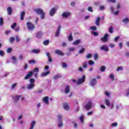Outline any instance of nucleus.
<instances>
[{"mask_svg":"<svg viewBox=\"0 0 129 129\" xmlns=\"http://www.w3.org/2000/svg\"><path fill=\"white\" fill-rule=\"evenodd\" d=\"M107 3H112L113 4H114L115 3L116 0H107Z\"/></svg>","mask_w":129,"mask_h":129,"instance_id":"obj_56","label":"nucleus"},{"mask_svg":"<svg viewBox=\"0 0 129 129\" xmlns=\"http://www.w3.org/2000/svg\"><path fill=\"white\" fill-rule=\"evenodd\" d=\"M92 106V102H89L85 106H84V108L86 109V110H89L91 108V106Z\"/></svg>","mask_w":129,"mask_h":129,"instance_id":"obj_7","label":"nucleus"},{"mask_svg":"<svg viewBox=\"0 0 129 129\" xmlns=\"http://www.w3.org/2000/svg\"><path fill=\"white\" fill-rule=\"evenodd\" d=\"M0 55L2 57H4L5 56V51L3 50L0 51Z\"/></svg>","mask_w":129,"mask_h":129,"instance_id":"obj_50","label":"nucleus"},{"mask_svg":"<svg viewBox=\"0 0 129 129\" xmlns=\"http://www.w3.org/2000/svg\"><path fill=\"white\" fill-rule=\"evenodd\" d=\"M49 43H50V41L49 40H47L43 41V44H44L45 46H47V45H49Z\"/></svg>","mask_w":129,"mask_h":129,"instance_id":"obj_37","label":"nucleus"},{"mask_svg":"<svg viewBox=\"0 0 129 129\" xmlns=\"http://www.w3.org/2000/svg\"><path fill=\"white\" fill-rule=\"evenodd\" d=\"M36 12L37 15H40V19H41V20H43V19L45 18V13H44L43 10L39 8L36 9Z\"/></svg>","mask_w":129,"mask_h":129,"instance_id":"obj_2","label":"nucleus"},{"mask_svg":"<svg viewBox=\"0 0 129 129\" xmlns=\"http://www.w3.org/2000/svg\"><path fill=\"white\" fill-rule=\"evenodd\" d=\"M109 36V34H106L104 35L103 37L101 38L102 42H106L108 41L107 38Z\"/></svg>","mask_w":129,"mask_h":129,"instance_id":"obj_9","label":"nucleus"},{"mask_svg":"<svg viewBox=\"0 0 129 129\" xmlns=\"http://www.w3.org/2000/svg\"><path fill=\"white\" fill-rule=\"evenodd\" d=\"M90 29L92 30V31H96V30H97V28H96V26L90 27Z\"/></svg>","mask_w":129,"mask_h":129,"instance_id":"obj_49","label":"nucleus"},{"mask_svg":"<svg viewBox=\"0 0 129 129\" xmlns=\"http://www.w3.org/2000/svg\"><path fill=\"white\" fill-rule=\"evenodd\" d=\"M94 60H96L98 59V54L95 53L93 55Z\"/></svg>","mask_w":129,"mask_h":129,"instance_id":"obj_38","label":"nucleus"},{"mask_svg":"<svg viewBox=\"0 0 129 129\" xmlns=\"http://www.w3.org/2000/svg\"><path fill=\"white\" fill-rule=\"evenodd\" d=\"M50 71H47L46 72L42 73L40 75V76H41V77H45V76H47V75L50 74Z\"/></svg>","mask_w":129,"mask_h":129,"instance_id":"obj_21","label":"nucleus"},{"mask_svg":"<svg viewBox=\"0 0 129 129\" xmlns=\"http://www.w3.org/2000/svg\"><path fill=\"white\" fill-rule=\"evenodd\" d=\"M105 7H104L103 6H100V11H103V10H105Z\"/></svg>","mask_w":129,"mask_h":129,"instance_id":"obj_59","label":"nucleus"},{"mask_svg":"<svg viewBox=\"0 0 129 129\" xmlns=\"http://www.w3.org/2000/svg\"><path fill=\"white\" fill-rule=\"evenodd\" d=\"M61 77H62L61 75L57 74L53 77V79H54V80H57V79H59V78H61Z\"/></svg>","mask_w":129,"mask_h":129,"instance_id":"obj_30","label":"nucleus"},{"mask_svg":"<svg viewBox=\"0 0 129 129\" xmlns=\"http://www.w3.org/2000/svg\"><path fill=\"white\" fill-rule=\"evenodd\" d=\"M122 46H123L122 42H119V47L120 49H122Z\"/></svg>","mask_w":129,"mask_h":129,"instance_id":"obj_61","label":"nucleus"},{"mask_svg":"<svg viewBox=\"0 0 129 129\" xmlns=\"http://www.w3.org/2000/svg\"><path fill=\"white\" fill-rule=\"evenodd\" d=\"M43 37V32L42 31H38L36 34V37L38 39H41Z\"/></svg>","mask_w":129,"mask_h":129,"instance_id":"obj_13","label":"nucleus"},{"mask_svg":"<svg viewBox=\"0 0 129 129\" xmlns=\"http://www.w3.org/2000/svg\"><path fill=\"white\" fill-rule=\"evenodd\" d=\"M30 83L27 86V88L29 90H31L32 89H34L35 88V79H30Z\"/></svg>","mask_w":129,"mask_h":129,"instance_id":"obj_1","label":"nucleus"},{"mask_svg":"<svg viewBox=\"0 0 129 129\" xmlns=\"http://www.w3.org/2000/svg\"><path fill=\"white\" fill-rule=\"evenodd\" d=\"M43 102L45 103V104H49V97L46 96L43 98Z\"/></svg>","mask_w":129,"mask_h":129,"instance_id":"obj_18","label":"nucleus"},{"mask_svg":"<svg viewBox=\"0 0 129 129\" xmlns=\"http://www.w3.org/2000/svg\"><path fill=\"white\" fill-rule=\"evenodd\" d=\"M13 50V48L10 47L7 49V53H11L12 51Z\"/></svg>","mask_w":129,"mask_h":129,"instance_id":"obj_53","label":"nucleus"},{"mask_svg":"<svg viewBox=\"0 0 129 129\" xmlns=\"http://www.w3.org/2000/svg\"><path fill=\"white\" fill-rule=\"evenodd\" d=\"M108 31L110 34H112V33H113V27H112V26H110Z\"/></svg>","mask_w":129,"mask_h":129,"instance_id":"obj_31","label":"nucleus"},{"mask_svg":"<svg viewBox=\"0 0 129 129\" xmlns=\"http://www.w3.org/2000/svg\"><path fill=\"white\" fill-rule=\"evenodd\" d=\"M17 83H14L13 85H12V87H11L12 89H14V88H15L16 86H17Z\"/></svg>","mask_w":129,"mask_h":129,"instance_id":"obj_58","label":"nucleus"},{"mask_svg":"<svg viewBox=\"0 0 129 129\" xmlns=\"http://www.w3.org/2000/svg\"><path fill=\"white\" fill-rule=\"evenodd\" d=\"M122 70H123L122 67H119L116 69L117 72H118V71H121Z\"/></svg>","mask_w":129,"mask_h":129,"instance_id":"obj_41","label":"nucleus"},{"mask_svg":"<svg viewBox=\"0 0 129 129\" xmlns=\"http://www.w3.org/2000/svg\"><path fill=\"white\" fill-rule=\"evenodd\" d=\"M89 65H90L91 66H92V65H94L95 62L93 60H89Z\"/></svg>","mask_w":129,"mask_h":129,"instance_id":"obj_42","label":"nucleus"},{"mask_svg":"<svg viewBox=\"0 0 129 129\" xmlns=\"http://www.w3.org/2000/svg\"><path fill=\"white\" fill-rule=\"evenodd\" d=\"M19 60H24V56H23V55H22V54H20L19 56Z\"/></svg>","mask_w":129,"mask_h":129,"instance_id":"obj_54","label":"nucleus"},{"mask_svg":"<svg viewBox=\"0 0 129 129\" xmlns=\"http://www.w3.org/2000/svg\"><path fill=\"white\" fill-rule=\"evenodd\" d=\"M68 40L70 42L73 41V36H72V33H70V35L68 36Z\"/></svg>","mask_w":129,"mask_h":129,"instance_id":"obj_32","label":"nucleus"},{"mask_svg":"<svg viewBox=\"0 0 129 129\" xmlns=\"http://www.w3.org/2000/svg\"><path fill=\"white\" fill-rule=\"evenodd\" d=\"M26 25L28 29H29L30 31H34L35 29V26H34V24L31 22H27Z\"/></svg>","mask_w":129,"mask_h":129,"instance_id":"obj_5","label":"nucleus"},{"mask_svg":"<svg viewBox=\"0 0 129 129\" xmlns=\"http://www.w3.org/2000/svg\"><path fill=\"white\" fill-rule=\"evenodd\" d=\"M70 12H63L61 16L62 18H64L65 19H67L68 17L70 16Z\"/></svg>","mask_w":129,"mask_h":129,"instance_id":"obj_14","label":"nucleus"},{"mask_svg":"<svg viewBox=\"0 0 129 129\" xmlns=\"http://www.w3.org/2000/svg\"><path fill=\"white\" fill-rule=\"evenodd\" d=\"M7 12H8V14L9 16H11V15H12V13H13V9H12V7H8L7 8Z\"/></svg>","mask_w":129,"mask_h":129,"instance_id":"obj_23","label":"nucleus"},{"mask_svg":"<svg viewBox=\"0 0 129 129\" xmlns=\"http://www.w3.org/2000/svg\"><path fill=\"white\" fill-rule=\"evenodd\" d=\"M55 54L56 55H59V56H63L64 55V52L62 51L61 50H60L59 49H56L54 51Z\"/></svg>","mask_w":129,"mask_h":129,"instance_id":"obj_11","label":"nucleus"},{"mask_svg":"<svg viewBox=\"0 0 129 129\" xmlns=\"http://www.w3.org/2000/svg\"><path fill=\"white\" fill-rule=\"evenodd\" d=\"M112 126H117V123L116 122H114L111 124Z\"/></svg>","mask_w":129,"mask_h":129,"instance_id":"obj_63","label":"nucleus"},{"mask_svg":"<svg viewBox=\"0 0 129 129\" xmlns=\"http://www.w3.org/2000/svg\"><path fill=\"white\" fill-rule=\"evenodd\" d=\"M99 23H100V18L98 17L96 20L95 24H96L97 26H99Z\"/></svg>","mask_w":129,"mask_h":129,"instance_id":"obj_27","label":"nucleus"},{"mask_svg":"<svg viewBox=\"0 0 129 129\" xmlns=\"http://www.w3.org/2000/svg\"><path fill=\"white\" fill-rule=\"evenodd\" d=\"M68 51H69V52H73V51H75V48L74 47L69 48H68Z\"/></svg>","mask_w":129,"mask_h":129,"instance_id":"obj_44","label":"nucleus"},{"mask_svg":"<svg viewBox=\"0 0 129 129\" xmlns=\"http://www.w3.org/2000/svg\"><path fill=\"white\" fill-rule=\"evenodd\" d=\"M86 58L87 59H90V58H92V54H91V53L88 54L86 56Z\"/></svg>","mask_w":129,"mask_h":129,"instance_id":"obj_40","label":"nucleus"},{"mask_svg":"<svg viewBox=\"0 0 129 129\" xmlns=\"http://www.w3.org/2000/svg\"><path fill=\"white\" fill-rule=\"evenodd\" d=\"M16 27H17V23H14L13 25H11L12 29H15Z\"/></svg>","mask_w":129,"mask_h":129,"instance_id":"obj_48","label":"nucleus"},{"mask_svg":"<svg viewBox=\"0 0 129 129\" xmlns=\"http://www.w3.org/2000/svg\"><path fill=\"white\" fill-rule=\"evenodd\" d=\"M62 66L63 68H66V67H67V64L65 62H63Z\"/></svg>","mask_w":129,"mask_h":129,"instance_id":"obj_60","label":"nucleus"},{"mask_svg":"<svg viewBox=\"0 0 129 129\" xmlns=\"http://www.w3.org/2000/svg\"><path fill=\"white\" fill-rule=\"evenodd\" d=\"M84 52H85V48H82L78 51V53L79 54H82V53H84Z\"/></svg>","mask_w":129,"mask_h":129,"instance_id":"obj_34","label":"nucleus"},{"mask_svg":"<svg viewBox=\"0 0 129 129\" xmlns=\"http://www.w3.org/2000/svg\"><path fill=\"white\" fill-rule=\"evenodd\" d=\"M80 120L83 124L84 123V115L82 114L80 117H79Z\"/></svg>","mask_w":129,"mask_h":129,"instance_id":"obj_22","label":"nucleus"},{"mask_svg":"<svg viewBox=\"0 0 129 129\" xmlns=\"http://www.w3.org/2000/svg\"><path fill=\"white\" fill-rule=\"evenodd\" d=\"M109 47H110V48H114V47H115V44H114L113 43H110L109 45Z\"/></svg>","mask_w":129,"mask_h":129,"instance_id":"obj_57","label":"nucleus"},{"mask_svg":"<svg viewBox=\"0 0 129 129\" xmlns=\"http://www.w3.org/2000/svg\"><path fill=\"white\" fill-rule=\"evenodd\" d=\"M70 92V87L69 86H67L64 89V93L66 94H68Z\"/></svg>","mask_w":129,"mask_h":129,"instance_id":"obj_19","label":"nucleus"},{"mask_svg":"<svg viewBox=\"0 0 129 129\" xmlns=\"http://www.w3.org/2000/svg\"><path fill=\"white\" fill-rule=\"evenodd\" d=\"M109 77L111 78L112 81H114V75L113 74H111Z\"/></svg>","mask_w":129,"mask_h":129,"instance_id":"obj_39","label":"nucleus"},{"mask_svg":"<svg viewBox=\"0 0 129 129\" xmlns=\"http://www.w3.org/2000/svg\"><path fill=\"white\" fill-rule=\"evenodd\" d=\"M57 8H53L52 9H51L49 12V15L51 17H53L54 15H55V13H56V11H57Z\"/></svg>","mask_w":129,"mask_h":129,"instance_id":"obj_8","label":"nucleus"},{"mask_svg":"<svg viewBox=\"0 0 129 129\" xmlns=\"http://www.w3.org/2000/svg\"><path fill=\"white\" fill-rule=\"evenodd\" d=\"M70 106L69 105H68V103H64L63 104V108L64 109V110H69V108H70Z\"/></svg>","mask_w":129,"mask_h":129,"instance_id":"obj_16","label":"nucleus"},{"mask_svg":"<svg viewBox=\"0 0 129 129\" xmlns=\"http://www.w3.org/2000/svg\"><path fill=\"white\" fill-rule=\"evenodd\" d=\"M97 80H96V79H92L90 82V84L91 86H92V87H94V86H95V85L97 84Z\"/></svg>","mask_w":129,"mask_h":129,"instance_id":"obj_6","label":"nucleus"},{"mask_svg":"<svg viewBox=\"0 0 129 129\" xmlns=\"http://www.w3.org/2000/svg\"><path fill=\"white\" fill-rule=\"evenodd\" d=\"M61 31V25H59L57 28V30H56L55 36V37H59V35H60V32Z\"/></svg>","mask_w":129,"mask_h":129,"instance_id":"obj_12","label":"nucleus"},{"mask_svg":"<svg viewBox=\"0 0 129 129\" xmlns=\"http://www.w3.org/2000/svg\"><path fill=\"white\" fill-rule=\"evenodd\" d=\"M119 38H120L119 36H117V37H115L114 39V42H117V40H119Z\"/></svg>","mask_w":129,"mask_h":129,"instance_id":"obj_64","label":"nucleus"},{"mask_svg":"<svg viewBox=\"0 0 129 129\" xmlns=\"http://www.w3.org/2000/svg\"><path fill=\"white\" fill-rule=\"evenodd\" d=\"M16 42L18 43V42H20L21 41V38L19 37V36L17 35L16 36Z\"/></svg>","mask_w":129,"mask_h":129,"instance_id":"obj_51","label":"nucleus"},{"mask_svg":"<svg viewBox=\"0 0 129 129\" xmlns=\"http://www.w3.org/2000/svg\"><path fill=\"white\" fill-rule=\"evenodd\" d=\"M88 62H87V61H86L84 63V64L83 65V68H85L86 69V68H87V63Z\"/></svg>","mask_w":129,"mask_h":129,"instance_id":"obj_47","label":"nucleus"},{"mask_svg":"<svg viewBox=\"0 0 129 129\" xmlns=\"http://www.w3.org/2000/svg\"><path fill=\"white\" fill-rule=\"evenodd\" d=\"M35 124H36V121L33 120L30 123L31 127L29 129H33L35 127Z\"/></svg>","mask_w":129,"mask_h":129,"instance_id":"obj_26","label":"nucleus"},{"mask_svg":"<svg viewBox=\"0 0 129 129\" xmlns=\"http://www.w3.org/2000/svg\"><path fill=\"white\" fill-rule=\"evenodd\" d=\"M85 75L83 76L81 78H79L77 82V85H80L81 84L84 83V82H85Z\"/></svg>","mask_w":129,"mask_h":129,"instance_id":"obj_4","label":"nucleus"},{"mask_svg":"<svg viewBox=\"0 0 129 129\" xmlns=\"http://www.w3.org/2000/svg\"><path fill=\"white\" fill-rule=\"evenodd\" d=\"M122 23L126 25V24H128L129 19L128 18H125L123 20H122Z\"/></svg>","mask_w":129,"mask_h":129,"instance_id":"obj_28","label":"nucleus"},{"mask_svg":"<svg viewBox=\"0 0 129 129\" xmlns=\"http://www.w3.org/2000/svg\"><path fill=\"white\" fill-rule=\"evenodd\" d=\"M32 75H33V72L30 71L28 73V74L26 75L24 78L25 80H27V79H29V78H31L32 77Z\"/></svg>","mask_w":129,"mask_h":129,"instance_id":"obj_15","label":"nucleus"},{"mask_svg":"<svg viewBox=\"0 0 129 129\" xmlns=\"http://www.w3.org/2000/svg\"><path fill=\"white\" fill-rule=\"evenodd\" d=\"M106 69V67L104 66H102L101 67L100 71H101V72H104Z\"/></svg>","mask_w":129,"mask_h":129,"instance_id":"obj_33","label":"nucleus"},{"mask_svg":"<svg viewBox=\"0 0 129 129\" xmlns=\"http://www.w3.org/2000/svg\"><path fill=\"white\" fill-rule=\"evenodd\" d=\"M15 39L16 38L15 37H11L10 39V42H11V43H13V42H14V41H15Z\"/></svg>","mask_w":129,"mask_h":129,"instance_id":"obj_55","label":"nucleus"},{"mask_svg":"<svg viewBox=\"0 0 129 129\" xmlns=\"http://www.w3.org/2000/svg\"><path fill=\"white\" fill-rule=\"evenodd\" d=\"M94 36H95V37L98 36V32H92Z\"/></svg>","mask_w":129,"mask_h":129,"instance_id":"obj_62","label":"nucleus"},{"mask_svg":"<svg viewBox=\"0 0 129 129\" xmlns=\"http://www.w3.org/2000/svg\"><path fill=\"white\" fill-rule=\"evenodd\" d=\"M39 68H34L33 71H32V72H33V74H34V73L39 72Z\"/></svg>","mask_w":129,"mask_h":129,"instance_id":"obj_36","label":"nucleus"},{"mask_svg":"<svg viewBox=\"0 0 129 129\" xmlns=\"http://www.w3.org/2000/svg\"><path fill=\"white\" fill-rule=\"evenodd\" d=\"M100 49L102 51H105V52H108V51H109L108 47L106 45H102L100 47Z\"/></svg>","mask_w":129,"mask_h":129,"instance_id":"obj_10","label":"nucleus"},{"mask_svg":"<svg viewBox=\"0 0 129 129\" xmlns=\"http://www.w3.org/2000/svg\"><path fill=\"white\" fill-rule=\"evenodd\" d=\"M88 12H90V13H92L93 12V10L92 9V8L91 7H89L88 8Z\"/></svg>","mask_w":129,"mask_h":129,"instance_id":"obj_52","label":"nucleus"},{"mask_svg":"<svg viewBox=\"0 0 129 129\" xmlns=\"http://www.w3.org/2000/svg\"><path fill=\"white\" fill-rule=\"evenodd\" d=\"M21 95H20V96H15L13 98L14 102H15V103H17V102H18V101H19V100L20 99V98H21Z\"/></svg>","mask_w":129,"mask_h":129,"instance_id":"obj_17","label":"nucleus"},{"mask_svg":"<svg viewBox=\"0 0 129 129\" xmlns=\"http://www.w3.org/2000/svg\"><path fill=\"white\" fill-rule=\"evenodd\" d=\"M4 25V19L3 18H0V26H3Z\"/></svg>","mask_w":129,"mask_h":129,"instance_id":"obj_45","label":"nucleus"},{"mask_svg":"<svg viewBox=\"0 0 129 129\" xmlns=\"http://www.w3.org/2000/svg\"><path fill=\"white\" fill-rule=\"evenodd\" d=\"M81 43V40L80 39H78L73 42V45H79Z\"/></svg>","mask_w":129,"mask_h":129,"instance_id":"obj_20","label":"nucleus"},{"mask_svg":"<svg viewBox=\"0 0 129 129\" xmlns=\"http://www.w3.org/2000/svg\"><path fill=\"white\" fill-rule=\"evenodd\" d=\"M105 103L106 104V105H107V106H110V101H109V99H105Z\"/></svg>","mask_w":129,"mask_h":129,"instance_id":"obj_25","label":"nucleus"},{"mask_svg":"<svg viewBox=\"0 0 129 129\" xmlns=\"http://www.w3.org/2000/svg\"><path fill=\"white\" fill-rule=\"evenodd\" d=\"M29 64H32L33 63V64H36V60L34 59H31L29 61Z\"/></svg>","mask_w":129,"mask_h":129,"instance_id":"obj_43","label":"nucleus"},{"mask_svg":"<svg viewBox=\"0 0 129 129\" xmlns=\"http://www.w3.org/2000/svg\"><path fill=\"white\" fill-rule=\"evenodd\" d=\"M25 15H26V12L25 11L21 12L20 14V20H21V21H24V17L25 16Z\"/></svg>","mask_w":129,"mask_h":129,"instance_id":"obj_24","label":"nucleus"},{"mask_svg":"<svg viewBox=\"0 0 129 129\" xmlns=\"http://www.w3.org/2000/svg\"><path fill=\"white\" fill-rule=\"evenodd\" d=\"M105 95H106V96L107 97H109L110 96V94L109 92H108V91H106L105 92Z\"/></svg>","mask_w":129,"mask_h":129,"instance_id":"obj_46","label":"nucleus"},{"mask_svg":"<svg viewBox=\"0 0 129 129\" xmlns=\"http://www.w3.org/2000/svg\"><path fill=\"white\" fill-rule=\"evenodd\" d=\"M31 52L34 54H38V53H40V49H32Z\"/></svg>","mask_w":129,"mask_h":129,"instance_id":"obj_29","label":"nucleus"},{"mask_svg":"<svg viewBox=\"0 0 129 129\" xmlns=\"http://www.w3.org/2000/svg\"><path fill=\"white\" fill-rule=\"evenodd\" d=\"M12 60L14 61V64H16V63H17V58L16 56H12Z\"/></svg>","mask_w":129,"mask_h":129,"instance_id":"obj_35","label":"nucleus"},{"mask_svg":"<svg viewBox=\"0 0 129 129\" xmlns=\"http://www.w3.org/2000/svg\"><path fill=\"white\" fill-rule=\"evenodd\" d=\"M57 125L58 127H63L64 124H63V121H62V116L58 115V116Z\"/></svg>","mask_w":129,"mask_h":129,"instance_id":"obj_3","label":"nucleus"}]
</instances>
